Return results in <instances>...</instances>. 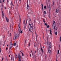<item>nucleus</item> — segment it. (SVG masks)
Instances as JSON below:
<instances>
[{"label": "nucleus", "instance_id": "1", "mask_svg": "<svg viewBox=\"0 0 61 61\" xmlns=\"http://www.w3.org/2000/svg\"><path fill=\"white\" fill-rule=\"evenodd\" d=\"M28 20H29V21H30V23L29 24V25H30V26H31V25H32V26H34L33 23H32V22H30L31 20V19H30V18H28V19L26 21V23H27V21Z\"/></svg>", "mask_w": 61, "mask_h": 61}, {"label": "nucleus", "instance_id": "2", "mask_svg": "<svg viewBox=\"0 0 61 61\" xmlns=\"http://www.w3.org/2000/svg\"><path fill=\"white\" fill-rule=\"evenodd\" d=\"M30 27L29 28V31L30 32H32L34 31H33V26H32H32L30 25Z\"/></svg>", "mask_w": 61, "mask_h": 61}, {"label": "nucleus", "instance_id": "3", "mask_svg": "<svg viewBox=\"0 0 61 61\" xmlns=\"http://www.w3.org/2000/svg\"><path fill=\"white\" fill-rule=\"evenodd\" d=\"M56 23V22L55 21H53V23L52 25V27L53 28V29H55V26H56V24L55 23Z\"/></svg>", "mask_w": 61, "mask_h": 61}, {"label": "nucleus", "instance_id": "4", "mask_svg": "<svg viewBox=\"0 0 61 61\" xmlns=\"http://www.w3.org/2000/svg\"><path fill=\"white\" fill-rule=\"evenodd\" d=\"M18 27L19 29H18V31L19 32H20V31H21V28L20 27V23H19V24L18 25Z\"/></svg>", "mask_w": 61, "mask_h": 61}, {"label": "nucleus", "instance_id": "5", "mask_svg": "<svg viewBox=\"0 0 61 61\" xmlns=\"http://www.w3.org/2000/svg\"><path fill=\"white\" fill-rule=\"evenodd\" d=\"M12 46H13V43H12V42H11L10 44V49H11V48L12 47Z\"/></svg>", "mask_w": 61, "mask_h": 61}, {"label": "nucleus", "instance_id": "6", "mask_svg": "<svg viewBox=\"0 0 61 61\" xmlns=\"http://www.w3.org/2000/svg\"><path fill=\"white\" fill-rule=\"evenodd\" d=\"M56 13H60V14H61V10H57V9L56 10Z\"/></svg>", "mask_w": 61, "mask_h": 61}, {"label": "nucleus", "instance_id": "7", "mask_svg": "<svg viewBox=\"0 0 61 61\" xmlns=\"http://www.w3.org/2000/svg\"><path fill=\"white\" fill-rule=\"evenodd\" d=\"M48 53L50 55H51V50H49V48H48Z\"/></svg>", "mask_w": 61, "mask_h": 61}, {"label": "nucleus", "instance_id": "8", "mask_svg": "<svg viewBox=\"0 0 61 61\" xmlns=\"http://www.w3.org/2000/svg\"><path fill=\"white\" fill-rule=\"evenodd\" d=\"M19 37V36H18V34H17L15 36V39H17V38H18V37Z\"/></svg>", "mask_w": 61, "mask_h": 61}, {"label": "nucleus", "instance_id": "9", "mask_svg": "<svg viewBox=\"0 0 61 61\" xmlns=\"http://www.w3.org/2000/svg\"><path fill=\"white\" fill-rule=\"evenodd\" d=\"M5 18L6 19V21L7 22H9V19H8V18L7 17H5Z\"/></svg>", "mask_w": 61, "mask_h": 61}, {"label": "nucleus", "instance_id": "10", "mask_svg": "<svg viewBox=\"0 0 61 61\" xmlns=\"http://www.w3.org/2000/svg\"><path fill=\"white\" fill-rule=\"evenodd\" d=\"M51 46H52V45H51V42H50L49 43V46L50 48H51Z\"/></svg>", "mask_w": 61, "mask_h": 61}, {"label": "nucleus", "instance_id": "11", "mask_svg": "<svg viewBox=\"0 0 61 61\" xmlns=\"http://www.w3.org/2000/svg\"><path fill=\"white\" fill-rule=\"evenodd\" d=\"M48 8H49V10L50 12L49 13H50V10H51V8H50V5H49Z\"/></svg>", "mask_w": 61, "mask_h": 61}, {"label": "nucleus", "instance_id": "12", "mask_svg": "<svg viewBox=\"0 0 61 61\" xmlns=\"http://www.w3.org/2000/svg\"><path fill=\"white\" fill-rule=\"evenodd\" d=\"M27 9H29V5L28 4V2H27Z\"/></svg>", "mask_w": 61, "mask_h": 61}, {"label": "nucleus", "instance_id": "13", "mask_svg": "<svg viewBox=\"0 0 61 61\" xmlns=\"http://www.w3.org/2000/svg\"><path fill=\"white\" fill-rule=\"evenodd\" d=\"M18 57L19 59H20V58H21V56H20V55L19 54H18Z\"/></svg>", "mask_w": 61, "mask_h": 61}, {"label": "nucleus", "instance_id": "14", "mask_svg": "<svg viewBox=\"0 0 61 61\" xmlns=\"http://www.w3.org/2000/svg\"><path fill=\"white\" fill-rule=\"evenodd\" d=\"M2 17L4 18V13L3 12H2Z\"/></svg>", "mask_w": 61, "mask_h": 61}, {"label": "nucleus", "instance_id": "15", "mask_svg": "<svg viewBox=\"0 0 61 61\" xmlns=\"http://www.w3.org/2000/svg\"><path fill=\"white\" fill-rule=\"evenodd\" d=\"M14 25V23H13V22H12L11 24L10 25H11L12 26H13Z\"/></svg>", "mask_w": 61, "mask_h": 61}, {"label": "nucleus", "instance_id": "16", "mask_svg": "<svg viewBox=\"0 0 61 61\" xmlns=\"http://www.w3.org/2000/svg\"><path fill=\"white\" fill-rule=\"evenodd\" d=\"M1 11L2 13H3V6H2V7L1 8Z\"/></svg>", "mask_w": 61, "mask_h": 61}, {"label": "nucleus", "instance_id": "17", "mask_svg": "<svg viewBox=\"0 0 61 61\" xmlns=\"http://www.w3.org/2000/svg\"><path fill=\"white\" fill-rule=\"evenodd\" d=\"M21 53L22 54V56H24V54H23V53L22 52V51H20Z\"/></svg>", "mask_w": 61, "mask_h": 61}, {"label": "nucleus", "instance_id": "18", "mask_svg": "<svg viewBox=\"0 0 61 61\" xmlns=\"http://www.w3.org/2000/svg\"><path fill=\"white\" fill-rule=\"evenodd\" d=\"M14 46H16V43H14Z\"/></svg>", "mask_w": 61, "mask_h": 61}, {"label": "nucleus", "instance_id": "19", "mask_svg": "<svg viewBox=\"0 0 61 61\" xmlns=\"http://www.w3.org/2000/svg\"><path fill=\"white\" fill-rule=\"evenodd\" d=\"M55 35H57V32H56V31L55 32Z\"/></svg>", "mask_w": 61, "mask_h": 61}, {"label": "nucleus", "instance_id": "20", "mask_svg": "<svg viewBox=\"0 0 61 61\" xmlns=\"http://www.w3.org/2000/svg\"><path fill=\"white\" fill-rule=\"evenodd\" d=\"M36 39H37V37H38V35L37 34H36Z\"/></svg>", "mask_w": 61, "mask_h": 61}, {"label": "nucleus", "instance_id": "21", "mask_svg": "<svg viewBox=\"0 0 61 61\" xmlns=\"http://www.w3.org/2000/svg\"><path fill=\"white\" fill-rule=\"evenodd\" d=\"M45 25H46V26H47V24L46 23H45Z\"/></svg>", "mask_w": 61, "mask_h": 61}, {"label": "nucleus", "instance_id": "22", "mask_svg": "<svg viewBox=\"0 0 61 61\" xmlns=\"http://www.w3.org/2000/svg\"><path fill=\"white\" fill-rule=\"evenodd\" d=\"M43 22L44 23H46V21H45V19H43Z\"/></svg>", "mask_w": 61, "mask_h": 61}, {"label": "nucleus", "instance_id": "23", "mask_svg": "<svg viewBox=\"0 0 61 61\" xmlns=\"http://www.w3.org/2000/svg\"><path fill=\"white\" fill-rule=\"evenodd\" d=\"M19 61H21V58L19 59Z\"/></svg>", "mask_w": 61, "mask_h": 61}, {"label": "nucleus", "instance_id": "24", "mask_svg": "<svg viewBox=\"0 0 61 61\" xmlns=\"http://www.w3.org/2000/svg\"><path fill=\"white\" fill-rule=\"evenodd\" d=\"M44 8L45 9H46V6H44Z\"/></svg>", "mask_w": 61, "mask_h": 61}, {"label": "nucleus", "instance_id": "25", "mask_svg": "<svg viewBox=\"0 0 61 61\" xmlns=\"http://www.w3.org/2000/svg\"><path fill=\"white\" fill-rule=\"evenodd\" d=\"M59 53V50H58V54Z\"/></svg>", "mask_w": 61, "mask_h": 61}, {"label": "nucleus", "instance_id": "26", "mask_svg": "<svg viewBox=\"0 0 61 61\" xmlns=\"http://www.w3.org/2000/svg\"><path fill=\"white\" fill-rule=\"evenodd\" d=\"M9 0H7V2L8 4V2H9Z\"/></svg>", "mask_w": 61, "mask_h": 61}, {"label": "nucleus", "instance_id": "27", "mask_svg": "<svg viewBox=\"0 0 61 61\" xmlns=\"http://www.w3.org/2000/svg\"><path fill=\"white\" fill-rule=\"evenodd\" d=\"M20 33H21V34H22V33H23V31H22L21 30L20 31Z\"/></svg>", "mask_w": 61, "mask_h": 61}, {"label": "nucleus", "instance_id": "28", "mask_svg": "<svg viewBox=\"0 0 61 61\" xmlns=\"http://www.w3.org/2000/svg\"><path fill=\"white\" fill-rule=\"evenodd\" d=\"M44 14L46 15V11H44Z\"/></svg>", "mask_w": 61, "mask_h": 61}, {"label": "nucleus", "instance_id": "29", "mask_svg": "<svg viewBox=\"0 0 61 61\" xmlns=\"http://www.w3.org/2000/svg\"><path fill=\"white\" fill-rule=\"evenodd\" d=\"M47 28H49V25H48L47 26Z\"/></svg>", "mask_w": 61, "mask_h": 61}, {"label": "nucleus", "instance_id": "30", "mask_svg": "<svg viewBox=\"0 0 61 61\" xmlns=\"http://www.w3.org/2000/svg\"><path fill=\"white\" fill-rule=\"evenodd\" d=\"M15 57L16 58H17V55H16Z\"/></svg>", "mask_w": 61, "mask_h": 61}, {"label": "nucleus", "instance_id": "31", "mask_svg": "<svg viewBox=\"0 0 61 61\" xmlns=\"http://www.w3.org/2000/svg\"><path fill=\"white\" fill-rule=\"evenodd\" d=\"M53 5H54V1H53Z\"/></svg>", "mask_w": 61, "mask_h": 61}, {"label": "nucleus", "instance_id": "32", "mask_svg": "<svg viewBox=\"0 0 61 61\" xmlns=\"http://www.w3.org/2000/svg\"><path fill=\"white\" fill-rule=\"evenodd\" d=\"M20 22H21V18H20Z\"/></svg>", "mask_w": 61, "mask_h": 61}, {"label": "nucleus", "instance_id": "33", "mask_svg": "<svg viewBox=\"0 0 61 61\" xmlns=\"http://www.w3.org/2000/svg\"><path fill=\"white\" fill-rule=\"evenodd\" d=\"M45 58H47V56L46 55H45Z\"/></svg>", "mask_w": 61, "mask_h": 61}, {"label": "nucleus", "instance_id": "34", "mask_svg": "<svg viewBox=\"0 0 61 61\" xmlns=\"http://www.w3.org/2000/svg\"><path fill=\"white\" fill-rule=\"evenodd\" d=\"M1 49L0 48V53L1 52Z\"/></svg>", "mask_w": 61, "mask_h": 61}, {"label": "nucleus", "instance_id": "35", "mask_svg": "<svg viewBox=\"0 0 61 61\" xmlns=\"http://www.w3.org/2000/svg\"><path fill=\"white\" fill-rule=\"evenodd\" d=\"M30 45V43H29V47Z\"/></svg>", "mask_w": 61, "mask_h": 61}, {"label": "nucleus", "instance_id": "36", "mask_svg": "<svg viewBox=\"0 0 61 61\" xmlns=\"http://www.w3.org/2000/svg\"><path fill=\"white\" fill-rule=\"evenodd\" d=\"M13 61H14V57H13Z\"/></svg>", "mask_w": 61, "mask_h": 61}, {"label": "nucleus", "instance_id": "37", "mask_svg": "<svg viewBox=\"0 0 61 61\" xmlns=\"http://www.w3.org/2000/svg\"><path fill=\"white\" fill-rule=\"evenodd\" d=\"M24 25H25V27H26V24H24Z\"/></svg>", "mask_w": 61, "mask_h": 61}, {"label": "nucleus", "instance_id": "38", "mask_svg": "<svg viewBox=\"0 0 61 61\" xmlns=\"http://www.w3.org/2000/svg\"><path fill=\"white\" fill-rule=\"evenodd\" d=\"M25 20H24L23 21V24H25Z\"/></svg>", "mask_w": 61, "mask_h": 61}, {"label": "nucleus", "instance_id": "39", "mask_svg": "<svg viewBox=\"0 0 61 61\" xmlns=\"http://www.w3.org/2000/svg\"><path fill=\"white\" fill-rule=\"evenodd\" d=\"M48 41L47 42V45H48Z\"/></svg>", "mask_w": 61, "mask_h": 61}, {"label": "nucleus", "instance_id": "40", "mask_svg": "<svg viewBox=\"0 0 61 61\" xmlns=\"http://www.w3.org/2000/svg\"><path fill=\"white\" fill-rule=\"evenodd\" d=\"M56 30H57V29H56Z\"/></svg>", "mask_w": 61, "mask_h": 61}, {"label": "nucleus", "instance_id": "41", "mask_svg": "<svg viewBox=\"0 0 61 61\" xmlns=\"http://www.w3.org/2000/svg\"><path fill=\"white\" fill-rule=\"evenodd\" d=\"M50 33L51 35H52V33L51 32H50Z\"/></svg>", "mask_w": 61, "mask_h": 61}, {"label": "nucleus", "instance_id": "42", "mask_svg": "<svg viewBox=\"0 0 61 61\" xmlns=\"http://www.w3.org/2000/svg\"><path fill=\"white\" fill-rule=\"evenodd\" d=\"M43 49H42V47H41V50L42 51L43 50Z\"/></svg>", "mask_w": 61, "mask_h": 61}, {"label": "nucleus", "instance_id": "43", "mask_svg": "<svg viewBox=\"0 0 61 61\" xmlns=\"http://www.w3.org/2000/svg\"><path fill=\"white\" fill-rule=\"evenodd\" d=\"M41 5L42 6V7H43V4H41Z\"/></svg>", "mask_w": 61, "mask_h": 61}, {"label": "nucleus", "instance_id": "44", "mask_svg": "<svg viewBox=\"0 0 61 61\" xmlns=\"http://www.w3.org/2000/svg\"><path fill=\"white\" fill-rule=\"evenodd\" d=\"M9 31H8V34H9Z\"/></svg>", "mask_w": 61, "mask_h": 61}, {"label": "nucleus", "instance_id": "45", "mask_svg": "<svg viewBox=\"0 0 61 61\" xmlns=\"http://www.w3.org/2000/svg\"><path fill=\"white\" fill-rule=\"evenodd\" d=\"M42 51V53H43V50H42V51Z\"/></svg>", "mask_w": 61, "mask_h": 61}, {"label": "nucleus", "instance_id": "46", "mask_svg": "<svg viewBox=\"0 0 61 61\" xmlns=\"http://www.w3.org/2000/svg\"><path fill=\"white\" fill-rule=\"evenodd\" d=\"M0 3H1V4L2 3V1H0Z\"/></svg>", "mask_w": 61, "mask_h": 61}, {"label": "nucleus", "instance_id": "47", "mask_svg": "<svg viewBox=\"0 0 61 61\" xmlns=\"http://www.w3.org/2000/svg\"><path fill=\"white\" fill-rule=\"evenodd\" d=\"M4 60V58H2V60Z\"/></svg>", "mask_w": 61, "mask_h": 61}, {"label": "nucleus", "instance_id": "48", "mask_svg": "<svg viewBox=\"0 0 61 61\" xmlns=\"http://www.w3.org/2000/svg\"><path fill=\"white\" fill-rule=\"evenodd\" d=\"M19 1L20 2V3H21V0H19Z\"/></svg>", "mask_w": 61, "mask_h": 61}, {"label": "nucleus", "instance_id": "49", "mask_svg": "<svg viewBox=\"0 0 61 61\" xmlns=\"http://www.w3.org/2000/svg\"><path fill=\"white\" fill-rule=\"evenodd\" d=\"M10 36H11V33L10 34Z\"/></svg>", "mask_w": 61, "mask_h": 61}, {"label": "nucleus", "instance_id": "50", "mask_svg": "<svg viewBox=\"0 0 61 61\" xmlns=\"http://www.w3.org/2000/svg\"><path fill=\"white\" fill-rule=\"evenodd\" d=\"M36 52H37L36 51H35V52L36 53Z\"/></svg>", "mask_w": 61, "mask_h": 61}, {"label": "nucleus", "instance_id": "51", "mask_svg": "<svg viewBox=\"0 0 61 61\" xmlns=\"http://www.w3.org/2000/svg\"><path fill=\"white\" fill-rule=\"evenodd\" d=\"M5 43H4V44L3 45V46H4V45H5Z\"/></svg>", "mask_w": 61, "mask_h": 61}, {"label": "nucleus", "instance_id": "52", "mask_svg": "<svg viewBox=\"0 0 61 61\" xmlns=\"http://www.w3.org/2000/svg\"><path fill=\"white\" fill-rule=\"evenodd\" d=\"M50 32H52V30H50Z\"/></svg>", "mask_w": 61, "mask_h": 61}, {"label": "nucleus", "instance_id": "53", "mask_svg": "<svg viewBox=\"0 0 61 61\" xmlns=\"http://www.w3.org/2000/svg\"><path fill=\"white\" fill-rule=\"evenodd\" d=\"M30 54V57H31V54Z\"/></svg>", "mask_w": 61, "mask_h": 61}, {"label": "nucleus", "instance_id": "54", "mask_svg": "<svg viewBox=\"0 0 61 61\" xmlns=\"http://www.w3.org/2000/svg\"><path fill=\"white\" fill-rule=\"evenodd\" d=\"M8 49L7 48H6V50H7Z\"/></svg>", "mask_w": 61, "mask_h": 61}, {"label": "nucleus", "instance_id": "55", "mask_svg": "<svg viewBox=\"0 0 61 61\" xmlns=\"http://www.w3.org/2000/svg\"><path fill=\"white\" fill-rule=\"evenodd\" d=\"M34 28H35V31H36V29H35V27H34Z\"/></svg>", "mask_w": 61, "mask_h": 61}, {"label": "nucleus", "instance_id": "56", "mask_svg": "<svg viewBox=\"0 0 61 61\" xmlns=\"http://www.w3.org/2000/svg\"><path fill=\"white\" fill-rule=\"evenodd\" d=\"M43 7H42V10H43Z\"/></svg>", "mask_w": 61, "mask_h": 61}, {"label": "nucleus", "instance_id": "57", "mask_svg": "<svg viewBox=\"0 0 61 61\" xmlns=\"http://www.w3.org/2000/svg\"><path fill=\"white\" fill-rule=\"evenodd\" d=\"M25 27H24L25 30Z\"/></svg>", "mask_w": 61, "mask_h": 61}, {"label": "nucleus", "instance_id": "58", "mask_svg": "<svg viewBox=\"0 0 61 61\" xmlns=\"http://www.w3.org/2000/svg\"><path fill=\"white\" fill-rule=\"evenodd\" d=\"M11 60H12V58H11Z\"/></svg>", "mask_w": 61, "mask_h": 61}, {"label": "nucleus", "instance_id": "59", "mask_svg": "<svg viewBox=\"0 0 61 61\" xmlns=\"http://www.w3.org/2000/svg\"><path fill=\"white\" fill-rule=\"evenodd\" d=\"M31 51L32 52V53H33V52H32V50Z\"/></svg>", "mask_w": 61, "mask_h": 61}, {"label": "nucleus", "instance_id": "60", "mask_svg": "<svg viewBox=\"0 0 61 61\" xmlns=\"http://www.w3.org/2000/svg\"><path fill=\"white\" fill-rule=\"evenodd\" d=\"M11 5H13V4H11Z\"/></svg>", "mask_w": 61, "mask_h": 61}, {"label": "nucleus", "instance_id": "61", "mask_svg": "<svg viewBox=\"0 0 61 61\" xmlns=\"http://www.w3.org/2000/svg\"><path fill=\"white\" fill-rule=\"evenodd\" d=\"M9 57H10V55H9Z\"/></svg>", "mask_w": 61, "mask_h": 61}, {"label": "nucleus", "instance_id": "62", "mask_svg": "<svg viewBox=\"0 0 61 61\" xmlns=\"http://www.w3.org/2000/svg\"><path fill=\"white\" fill-rule=\"evenodd\" d=\"M49 18L50 19V16H49Z\"/></svg>", "mask_w": 61, "mask_h": 61}, {"label": "nucleus", "instance_id": "63", "mask_svg": "<svg viewBox=\"0 0 61 61\" xmlns=\"http://www.w3.org/2000/svg\"><path fill=\"white\" fill-rule=\"evenodd\" d=\"M56 61H57V59H56Z\"/></svg>", "mask_w": 61, "mask_h": 61}, {"label": "nucleus", "instance_id": "64", "mask_svg": "<svg viewBox=\"0 0 61 61\" xmlns=\"http://www.w3.org/2000/svg\"><path fill=\"white\" fill-rule=\"evenodd\" d=\"M5 9H6V7H5Z\"/></svg>", "mask_w": 61, "mask_h": 61}]
</instances>
